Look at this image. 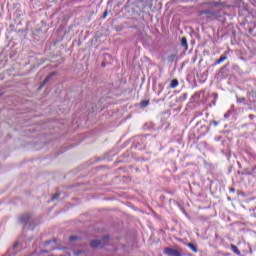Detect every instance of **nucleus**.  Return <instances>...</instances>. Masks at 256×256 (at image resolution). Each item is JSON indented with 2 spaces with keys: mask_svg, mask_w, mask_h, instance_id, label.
Wrapping results in <instances>:
<instances>
[{
  "mask_svg": "<svg viewBox=\"0 0 256 256\" xmlns=\"http://www.w3.org/2000/svg\"><path fill=\"white\" fill-rule=\"evenodd\" d=\"M109 242V236H105L101 240L94 239L91 241V247L97 248V247H105L107 243Z\"/></svg>",
  "mask_w": 256,
  "mask_h": 256,
  "instance_id": "obj_1",
  "label": "nucleus"
},
{
  "mask_svg": "<svg viewBox=\"0 0 256 256\" xmlns=\"http://www.w3.org/2000/svg\"><path fill=\"white\" fill-rule=\"evenodd\" d=\"M164 255L168 256H182L179 250L173 249V248H165L164 249Z\"/></svg>",
  "mask_w": 256,
  "mask_h": 256,
  "instance_id": "obj_2",
  "label": "nucleus"
},
{
  "mask_svg": "<svg viewBox=\"0 0 256 256\" xmlns=\"http://www.w3.org/2000/svg\"><path fill=\"white\" fill-rule=\"evenodd\" d=\"M30 219H31V216L29 214H26L24 216H21L19 221H20V223L27 225V223H29Z\"/></svg>",
  "mask_w": 256,
  "mask_h": 256,
  "instance_id": "obj_3",
  "label": "nucleus"
},
{
  "mask_svg": "<svg viewBox=\"0 0 256 256\" xmlns=\"http://www.w3.org/2000/svg\"><path fill=\"white\" fill-rule=\"evenodd\" d=\"M170 87H171V89H175V88L179 87V81L177 79L172 80Z\"/></svg>",
  "mask_w": 256,
  "mask_h": 256,
  "instance_id": "obj_4",
  "label": "nucleus"
},
{
  "mask_svg": "<svg viewBox=\"0 0 256 256\" xmlns=\"http://www.w3.org/2000/svg\"><path fill=\"white\" fill-rule=\"evenodd\" d=\"M181 45L182 47H184V49L187 51V49H189V46L187 44V38H182L181 39Z\"/></svg>",
  "mask_w": 256,
  "mask_h": 256,
  "instance_id": "obj_5",
  "label": "nucleus"
},
{
  "mask_svg": "<svg viewBox=\"0 0 256 256\" xmlns=\"http://www.w3.org/2000/svg\"><path fill=\"white\" fill-rule=\"evenodd\" d=\"M223 61H227V56H221L217 62L216 65H221V63H223Z\"/></svg>",
  "mask_w": 256,
  "mask_h": 256,
  "instance_id": "obj_6",
  "label": "nucleus"
},
{
  "mask_svg": "<svg viewBox=\"0 0 256 256\" xmlns=\"http://www.w3.org/2000/svg\"><path fill=\"white\" fill-rule=\"evenodd\" d=\"M231 249L236 255H241V252L239 251V248H237V246L231 245Z\"/></svg>",
  "mask_w": 256,
  "mask_h": 256,
  "instance_id": "obj_7",
  "label": "nucleus"
},
{
  "mask_svg": "<svg viewBox=\"0 0 256 256\" xmlns=\"http://www.w3.org/2000/svg\"><path fill=\"white\" fill-rule=\"evenodd\" d=\"M188 247L189 249H191V251H193L194 253H197V247H195L193 243H188Z\"/></svg>",
  "mask_w": 256,
  "mask_h": 256,
  "instance_id": "obj_8",
  "label": "nucleus"
},
{
  "mask_svg": "<svg viewBox=\"0 0 256 256\" xmlns=\"http://www.w3.org/2000/svg\"><path fill=\"white\" fill-rule=\"evenodd\" d=\"M147 105H149V100H143V101L140 103V107H147Z\"/></svg>",
  "mask_w": 256,
  "mask_h": 256,
  "instance_id": "obj_9",
  "label": "nucleus"
},
{
  "mask_svg": "<svg viewBox=\"0 0 256 256\" xmlns=\"http://www.w3.org/2000/svg\"><path fill=\"white\" fill-rule=\"evenodd\" d=\"M237 103H243V105L247 104V102L245 101V98H237Z\"/></svg>",
  "mask_w": 256,
  "mask_h": 256,
  "instance_id": "obj_10",
  "label": "nucleus"
},
{
  "mask_svg": "<svg viewBox=\"0 0 256 256\" xmlns=\"http://www.w3.org/2000/svg\"><path fill=\"white\" fill-rule=\"evenodd\" d=\"M49 79H51V75L44 80L43 84L40 86V89H43V86L45 85V83H47V81H49Z\"/></svg>",
  "mask_w": 256,
  "mask_h": 256,
  "instance_id": "obj_11",
  "label": "nucleus"
},
{
  "mask_svg": "<svg viewBox=\"0 0 256 256\" xmlns=\"http://www.w3.org/2000/svg\"><path fill=\"white\" fill-rule=\"evenodd\" d=\"M55 199H59V194H55V195L52 197V201H55Z\"/></svg>",
  "mask_w": 256,
  "mask_h": 256,
  "instance_id": "obj_12",
  "label": "nucleus"
},
{
  "mask_svg": "<svg viewBox=\"0 0 256 256\" xmlns=\"http://www.w3.org/2000/svg\"><path fill=\"white\" fill-rule=\"evenodd\" d=\"M76 239H77V237H75V236L70 237V241H75Z\"/></svg>",
  "mask_w": 256,
  "mask_h": 256,
  "instance_id": "obj_13",
  "label": "nucleus"
},
{
  "mask_svg": "<svg viewBox=\"0 0 256 256\" xmlns=\"http://www.w3.org/2000/svg\"><path fill=\"white\" fill-rule=\"evenodd\" d=\"M107 18V11H105L104 13H103V19H106Z\"/></svg>",
  "mask_w": 256,
  "mask_h": 256,
  "instance_id": "obj_14",
  "label": "nucleus"
},
{
  "mask_svg": "<svg viewBox=\"0 0 256 256\" xmlns=\"http://www.w3.org/2000/svg\"><path fill=\"white\" fill-rule=\"evenodd\" d=\"M224 117H225L226 119H228L229 114H228V113H227V114H225V115H224Z\"/></svg>",
  "mask_w": 256,
  "mask_h": 256,
  "instance_id": "obj_15",
  "label": "nucleus"
},
{
  "mask_svg": "<svg viewBox=\"0 0 256 256\" xmlns=\"http://www.w3.org/2000/svg\"><path fill=\"white\" fill-rule=\"evenodd\" d=\"M230 191H235V189L232 188V189H230Z\"/></svg>",
  "mask_w": 256,
  "mask_h": 256,
  "instance_id": "obj_16",
  "label": "nucleus"
},
{
  "mask_svg": "<svg viewBox=\"0 0 256 256\" xmlns=\"http://www.w3.org/2000/svg\"><path fill=\"white\" fill-rule=\"evenodd\" d=\"M14 247H17V244H15Z\"/></svg>",
  "mask_w": 256,
  "mask_h": 256,
  "instance_id": "obj_17",
  "label": "nucleus"
}]
</instances>
